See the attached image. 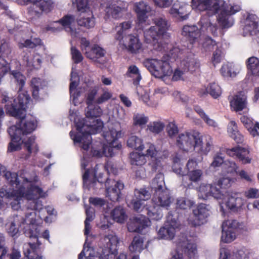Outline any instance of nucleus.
Masks as SVG:
<instances>
[{
    "label": "nucleus",
    "mask_w": 259,
    "mask_h": 259,
    "mask_svg": "<svg viewBox=\"0 0 259 259\" xmlns=\"http://www.w3.org/2000/svg\"><path fill=\"white\" fill-rule=\"evenodd\" d=\"M128 77L133 78V83L135 85L139 84L142 77L138 68L135 65H131L126 73Z\"/></svg>",
    "instance_id": "39"
},
{
    "label": "nucleus",
    "mask_w": 259,
    "mask_h": 259,
    "mask_svg": "<svg viewBox=\"0 0 259 259\" xmlns=\"http://www.w3.org/2000/svg\"><path fill=\"white\" fill-rule=\"evenodd\" d=\"M128 36V42L126 46V49L129 53L136 54L141 49L142 43L140 42L138 37L132 34L129 35Z\"/></svg>",
    "instance_id": "31"
},
{
    "label": "nucleus",
    "mask_w": 259,
    "mask_h": 259,
    "mask_svg": "<svg viewBox=\"0 0 259 259\" xmlns=\"http://www.w3.org/2000/svg\"><path fill=\"white\" fill-rule=\"evenodd\" d=\"M4 177L9 184L11 186L15 187L16 189H18L21 185H24L23 184L20 183L18 179V176L16 172L7 171L4 174Z\"/></svg>",
    "instance_id": "38"
},
{
    "label": "nucleus",
    "mask_w": 259,
    "mask_h": 259,
    "mask_svg": "<svg viewBox=\"0 0 259 259\" xmlns=\"http://www.w3.org/2000/svg\"><path fill=\"white\" fill-rule=\"evenodd\" d=\"M222 75L224 77H232L235 76L232 65L229 63L223 64L220 70Z\"/></svg>",
    "instance_id": "53"
},
{
    "label": "nucleus",
    "mask_w": 259,
    "mask_h": 259,
    "mask_svg": "<svg viewBox=\"0 0 259 259\" xmlns=\"http://www.w3.org/2000/svg\"><path fill=\"white\" fill-rule=\"evenodd\" d=\"M133 120V125L142 128L148 122V117L143 114L137 113L134 115Z\"/></svg>",
    "instance_id": "48"
},
{
    "label": "nucleus",
    "mask_w": 259,
    "mask_h": 259,
    "mask_svg": "<svg viewBox=\"0 0 259 259\" xmlns=\"http://www.w3.org/2000/svg\"><path fill=\"white\" fill-rule=\"evenodd\" d=\"M130 158L131 164L133 165L142 166L146 162L145 155L138 152L131 153Z\"/></svg>",
    "instance_id": "43"
},
{
    "label": "nucleus",
    "mask_w": 259,
    "mask_h": 259,
    "mask_svg": "<svg viewBox=\"0 0 259 259\" xmlns=\"http://www.w3.org/2000/svg\"><path fill=\"white\" fill-rule=\"evenodd\" d=\"M111 215L114 221L123 223L127 218L125 211L122 206H116L111 212Z\"/></svg>",
    "instance_id": "36"
},
{
    "label": "nucleus",
    "mask_w": 259,
    "mask_h": 259,
    "mask_svg": "<svg viewBox=\"0 0 259 259\" xmlns=\"http://www.w3.org/2000/svg\"><path fill=\"white\" fill-rule=\"evenodd\" d=\"M97 94L98 89L97 88L95 87L89 90L85 101L87 105L93 104L94 102L95 101V98Z\"/></svg>",
    "instance_id": "62"
},
{
    "label": "nucleus",
    "mask_w": 259,
    "mask_h": 259,
    "mask_svg": "<svg viewBox=\"0 0 259 259\" xmlns=\"http://www.w3.org/2000/svg\"><path fill=\"white\" fill-rule=\"evenodd\" d=\"M176 145L184 151L198 149L199 151L207 154L212 148V140L209 135L205 136L203 140L199 132L194 131L179 134L177 138Z\"/></svg>",
    "instance_id": "3"
},
{
    "label": "nucleus",
    "mask_w": 259,
    "mask_h": 259,
    "mask_svg": "<svg viewBox=\"0 0 259 259\" xmlns=\"http://www.w3.org/2000/svg\"><path fill=\"white\" fill-rule=\"evenodd\" d=\"M152 185L155 190L152 200L155 204L167 209L171 203V197L168 189H163L164 176L161 174H157L152 180Z\"/></svg>",
    "instance_id": "7"
},
{
    "label": "nucleus",
    "mask_w": 259,
    "mask_h": 259,
    "mask_svg": "<svg viewBox=\"0 0 259 259\" xmlns=\"http://www.w3.org/2000/svg\"><path fill=\"white\" fill-rule=\"evenodd\" d=\"M155 24L154 26H151L148 31L154 40L158 39V37L166 33L168 27L167 21L161 18L156 19Z\"/></svg>",
    "instance_id": "14"
},
{
    "label": "nucleus",
    "mask_w": 259,
    "mask_h": 259,
    "mask_svg": "<svg viewBox=\"0 0 259 259\" xmlns=\"http://www.w3.org/2000/svg\"><path fill=\"white\" fill-rule=\"evenodd\" d=\"M172 168L176 174L177 175H183V171H186L185 169L183 170V165L181 162V159L179 156L177 154L172 158Z\"/></svg>",
    "instance_id": "49"
},
{
    "label": "nucleus",
    "mask_w": 259,
    "mask_h": 259,
    "mask_svg": "<svg viewBox=\"0 0 259 259\" xmlns=\"http://www.w3.org/2000/svg\"><path fill=\"white\" fill-rule=\"evenodd\" d=\"M143 243L144 240L141 236H135L129 246V250L132 252H141L144 249Z\"/></svg>",
    "instance_id": "35"
},
{
    "label": "nucleus",
    "mask_w": 259,
    "mask_h": 259,
    "mask_svg": "<svg viewBox=\"0 0 259 259\" xmlns=\"http://www.w3.org/2000/svg\"><path fill=\"white\" fill-rule=\"evenodd\" d=\"M176 228L166 224L158 232V237L162 239H172L175 235Z\"/></svg>",
    "instance_id": "33"
},
{
    "label": "nucleus",
    "mask_w": 259,
    "mask_h": 259,
    "mask_svg": "<svg viewBox=\"0 0 259 259\" xmlns=\"http://www.w3.org/2000/svg\"><path fill=\"white\" fill-rule=\"evenodd\" d=\"M77 133L72 131L69 133L71 138L74 144L85 151H88L92 143L91 135L100 132L103 127L102 120H89L87 118L78 119L75 121Z\"/></svg>",
    "instance_id": "2"
},
{
    "label": "nucleus",
    "mask_w": 259,
    "mask_h": 259,
    "mask_svg": "<svg viewBox=\"0 0 259 259\" xmlns=\"http://www.w3.org/2000/svg\"><path fill=\"white\" fill-rule=\"evenodd\" d=\"M179 211H170L166 217V224L176 228L179 226Z\"/></svg>",
    "instance_id": "45"
},
{
    "label": "nucleus",
    "mask_w": 259,
    "mask_h": 259,
    "mask_svg": "<svg viewBox=\"0 0 259 259\" xmlns=\"http://www.w3.org/2000/svg\"><path fill=\"white\" fill-rule=\"evenodd\" d=\"M135 195L137 199L140 200H147L150 198V194L146 189H141L140 190L135 191Z\"/></svg>",
    "instance_id": "58"
},
{
    "label": "nucleus",
    "mask_w": 259,
    "mask_h": 259,
    "mask_svg": "<svg viewBox=\"0 0 259 259\" xmlns=\"http://www.w3.org/2000/svg\"><path fill=\"white\" fill-rule=\"evenodd\" d=\"M127 145L139 151H142L144 148L142 139L136 136H131L129 137L127 141Z\"/></svg>",
    "instance_id": "41"
},
{
    "label": "nucleus",
    "mask_w": 259,
    "mask_h": 259,
    "mask_svg": "<svg viewBox=\"0 0 259 259\" xmlns=\"http://www.w3.org/2000/svg\"><path fill=\"white\" fill-rule=\"evenodd\" d=\"M231 180L229 178H220L218 181L217 184H214L219 189L222 190L223 193H224V189H226L230 186ZM224 194H223V195Z\"/></svg>",
    "instance_id": "57"
},
{
    "label": "nucleus",
    "mask_w": 259,
    "mask_h": 259,
    "mask_svg": "<svg viewBox=\"0 0 259 259\" xmlns=\"http://www.w3.org/2000/svg\"><path fill=\"white\" fill-rule=\"evenodd\" d=\"M124 187L122 183L117 181L113 187L106 188V197L113 202L118 201L121 195V191Z\"/></svg>",
    "instance_id": "20"
},
{
    "label": "nucleus",
    "mask_w": 259,
    "mask_h": 259,
    "mask_svg": "<svg viewBox=\"0 0 259 259\" xmlns=\"http://www.w3.org/2000/svg\"><path fill=\"white\" fill-rule=\"evenodd\" d=\"M31 3L32 5L29 9V13L36 18H39L43 13H50L54 8L52 0H36Z\"/></svg>",
    "instance_id": "10"
},
{
    "label": "nucleus",
    "mask_w": 259,
    "mask_h": 259,
    "mask_svg": "<svg viewBox=\"0 0 259 259\" xmlns=\"http://www.w3.org/2000/svg\"><path fill=\"white\" fill-rule=\"evenodd\" d=\"M191 7L195 11H208L211 15L216 14L222 10L230 16L241 10L239 5L234 3L228 4L222 0H192Z\"/></svg>",
    "instance_id": "4"
},
{
    "label": "nucleus",
    "mask_w": 259,
    "mask_h": 259,
    "mask_svg": "<svg viewBox=\"0 0 259 259\" xmlns=\"http://www.w3.org/2000/svg\"><path fill=\"white\" fill-rule=\"evenodd\" d=\"M182 251L187 259H196L197 246L195 243H188L184 246Z\"/></svg>",
    "instance_id": "42"
},
{
    "label": "nucleus",
    "mask_w": 259,
    "mask_h": 259,
    "mask_svg": "<svg viewBox=\"0 0 259 259\" xmlns=\"http://www.w3.org/2000/svg\"><path fill=\"white\" fill-rule=\"evenodd\" d=\"M85 213L87 217L84 221V234L88 236L91 229L90 223L93 221L95 218V210L94 208L89 207L85 209Z\"/></svg>",
    "instance_id": "40"
},
{
    "label": "nucleus",
    "mask_w": 259,
    "mask_h": 259,
    "mask_svg": "<svg viewBox=\"0 0 259 259\" xmlns=\"http://www.w3.org/2000/svg\"><path fill=\"white\" fill-rule=\"evenodd\" d=\"M23 189H14L13 190V198L10 204L13 209L15 210H18L21 208V201H23V198H24Z\"/></svg>",
    "instance_id": "32"
},
{
    "label": "nucleus",
    "mask_w": 259,
    "mask_h": 259,
    "mask_svg": "<svg viewBox=\"0 0 259 259\" xmlns=\"http://www.w3.org/2000/svg\"><path fill=\"white\" fill-rule=\"evenodd\" d=\"M29 237H33L36 239V243H29V250L32 253V257L34 259H44L42 256L40 255L41 248L40 245L41 243L38 240V233L36 231L33 232L32 230L29 231Z\"/></svg>",
    "instance_id": "22"
},
{
    "label": "nucleus",
    "mask_w": 259,
    "mask_h": 259,
    "mask_svg": "<svg viewBox=\"0 0 259 259\" xmlns=\"http://www.w3.org/2000/svg\"><path fill=\"white\" fill-rule=\"evenodd\" d=\"M88 107L85 110L86 118L89 120H101L100 119L97 118L100 117L102 114V110L98 105H94L93 104L91 105H87Z\"/></svg>",
    "instance_id": "28"
},
{
    "label": "nucleus",
    "mask_w": 259,
    "mask_h": 259,
    "mask_svg": "<svg viewBox=\"0 0 259 259\" xmlns=\"http://www.w3.org/2000/svg\"><path fill=\"white\" fill-rule=\"evenodd\" d=\"M193 218L190 220V224L193 226H199L206 222L209 216V210L205 204H200L193 210Z\"/></svg>",
    "instance_id": "12"
},
{
    "label": "nucleus",
    "mask_w": 259,
    "mask_h": 259,
    "mask_svg": "<svg viewBox=\"0 0 259 259\" xmlns=\"http://www.w3.org/2000/svg\"><path fill=\"white\" fill-rule=\"evenodd\" d=\"M30 100V97L27 93L20 94L17 99L2 95V103L6 104V112L19 119L15 125L8 129L9 134L13 137V140L21 141L22 135L32 133L37 126V121L34 117L26 116L27 104Z\"/></svg>",
    "instance_id": "1"
},
{
    "label": "nucleus",
    "mask_w": 259,
    "mask_h": 259,
    "mask_svg": "<svg viewBox=\"0 0 259 259\" xmlns=\"http://www.w3.org/2000/svg\"><path fill=\"white\" fill-rule=\"evenodd\" d=\"M209 94L214 99H217L222 94V90L220 85L215 82L209 83L205 90H201L199 94L204 96Z\"/></svg>",
    "instance_id": "27"
},
{
    "label": "nucleus",
    "mask_w": 259,
    "mask_h": 259,
    "mask_svg": "<svg viewBox=\"0 0 259 259\" xmlns=\"http://www.w3.org/2000/svg\"><path fill=\"white\" fill-rule=\"evenodd\" d=\"M228 133L237 144H242L244 141V137L238 130L237 123L234 121H231L228 125Z\"/></svg>",
    "instance_id": "29"
},
{
    "label": "nucleus",
    "mask_w": 259,
    "mask_h": 259,
    "mask_svg": "<svg viewBox=\"0 0 259 259\" xmlns=\"http://www.w3.org/2000/svg\"><path fill=\"white\" fill-rule=\"evenodd\" d=\"M225 152L227 155L235 158L243 164H249L251 162L252 158L247 148L238 145L226 149Z\"/></svg>",
    "instance_id": "11"
},
{
    "label": "nucleus",
    "mask_w": 259,
    "mask_h": 259,
    "mask_svg": "<svg viewBox=\"0 0 259 259\" xmlns=\"http://www.w3.org/2000/svg\"><path fill=\"white\" fill-rule=\"evenodd\" d=\"M231 108L236 112L241 111L247 107V98L243 95L237 94L234 96L233 99L230 101Z\"/></svg>",
    "instance_id": "23"
},
{
    "label": "nucleus",
    "mask_w": 259,
    "mask_h": 259,
    "mask_svg": "<svg viewBox=\"0 0 259 259\" xmlns=\"http://www.w3.org/2000/svg\"><path fill=\"white\" fill-rule=\"evenodd\" d=\"M199 62L194 58H191L189 60L186 61V69L191 72L195 71L199 67Z\"/></svg>",
    "instance_id": "55"
},
{
    "label": "nucleus",
    "mask_w": 259,
    "mask_h": 259,
    "mask_svg": "<svg viewBox=\"0 0 259 259\" xmlns=\"http://www.w3.org/2000/svg\"><path fill=\"white\" fill-rule=\"evenodd\" d=\"M121 132L111 128L104 133V137L107 142V145L103 146V153L106 157H112L114 155L113 149L120 150L122 145L118 143V139L121 136Z\"/></svg>",
    "instance_id": "9"
},
{
    "label": "nucleus",
    "mask_w": 259,
    "mask_h": 259,
    "mask_svg": "<svg viewBox=\"0 0 259 259\" xmlns=\"http://www.w3.org/2000/svg\"><path fill=\"white\" fill-rule=\"evenodd\" d=\"M244 199L238 193H232L226 202L227 207L232 211H237L244 205Z\"/></svg>",
    "instance_id": "18"
},
{
    "label": "nucleus",
    "mask_w": 259,
    "mask_h": 259,
    "mask_svg": "<svg viewBox=\"0 0 259 259\" xmlns=\"http://www.w3.org/2000/svg\"><path fill=\"white\" fill-rule=\"evenodd\" d=\"M102 246L97 252L98 259H109L112 255L117 253V245L119 239L117 236L113 234L105 235L101 239Z\"/></svg>",
    "instance_id": "8"
},
{
    "label": "nucleus",
    "mask_w": 259,
    "mask_h": 259,
    "mask_svg": "<svg viewBox=\"0 0 259 259\" xmlns=\"http://www.w3.org/2000/svg\"><path fill=\"white\" fill-rule=\"evenodd\" d=\"M76 22L75 16L71 14H66L57 22L61 25L66 31L71 34L75 33V29L73 28Z\"/></svg>",
    "instance_id": "24"
},
{
    "label": "nucleus",
    "mask_w": 259,
    "mask_h": 259,
    "mask_svg": "<svg viewBox=\"0 0 259 259\" xmlns=\"http://www.w3.org/2000/svg\"><path fill=\"white\" fill-rule=\"evenodd\" d=\"M124 5L121 1L109 5L106 8L107 15L115 19L119 18L122 16V12L125 11Z\"/></svg>",
    "instance_id": "19"
},
{
    "label": "nucleus",
    "mask_w": 259,
    "mask_h": 259,
    "mask_svg": "<svg viewBox=\"0 0 259 259\" xmlns=\"http://www.w3.org/2000/svg\"><path fill=\"white\" fill-rule=\"evenodd\" d=\"M32 96L35 100L40 99L39 92L47 86L46 82L40 78L33 77L31 80Z\"/></svg>",
    "instance_id": "25"
},
{
    "label": "nucleus",
    "mask_w": 259,
    "mask_h": 259,
    "mask_svg": "<svg viewBox=\"0 0 259 259\" xmlns=\"http://www.w3.org/2000/svg\"><path fill=\"white\" fill-rule=\"evenodd\" d=\"M148 219L145 217H135L127 224V229L131 232L141 233L148 226Z\"/></svg>",
    "instance_id": "15"
},
{
    "label": "nucleus",
    "mask_w": 259,
    "mask_h": 259,
    "mask_svg": "<svg viewBox=\"0 0 259 259\" xmlns=\"http://www.w3.org/2000/svg\"><path fill=\"white\" fill-rule=\"evenodd\" d=\"M112 97V94L111 92L107 90H104L103 94L95 100V103L97 104H101L108 101Z\"/></svg>",
    "instance_id": "61"
},
{
    "label": "nucleus",
    "mask_w": 259,
    "mask_h": 259,
    "mask_svg": "<svg viewBox=\"0 0 259 259\" xmlns=\"http://www.w3.org/2000/svg\"><path fill=\"white\" fill-rule=\"evenodd\" d=\"M77 24L80 26L87 29L93 28L95 25V18L92 15L90 17H81L77 21Z\"/></svg>",
    "instance_id": "47"
},
{
    "label": "nucleus",
    "mask_w": 259,
    "mask_h": 259,
    "mask_svg": "<svg viewBox=\"0 0 259 259\" xmlns=\"http://www.w3.org/2000/svg\"><path fill=\"white\" fill-rule=\"evenodd\" d=\"M143 210L148 215V219L151 220L158 221L163 217L160 206L156 204L153 205H146Z\"/></svg>",
    "instance_id": "26"
},
{
    "label": "nucleus",
    "mask_w": 259,
    "mask_h": 259,
    "mask_svg": "<svg viewBox=\"0 0 259 259\" xmlns=\"http://www.w3.org/2000/svg\"><path fill=\"white\" fill-rule=\"evenodd\" d=\"M203 48L205 52H211L214 49H215L217 46V43L212 39L211 37H206L205 41L202 45Z\"/></svg>",
    "instance_id": "52"
},
{
    "label": "nucleus",
    "mask_w": 259,
    "mask_h": 259,
    "mask_svg": "<svg viewBox=\"0 0 259 259\" xmlns=\"http://www.w3.org/2000/svg\"><path fill=\"white\" fill-rule=\"evenodd\" d=\"M198 196L199 198L203 200L207 199L210 196L219 199L222 198L223 192L214 184H202L199 188Z\"/></svg>",
    "instance_id": "13"
},
{
    "label": "nucleus",
    "mask_w": 259,
    "mask_h": 259,
    "mask_svg": "<svg viewBox=\"0 0 259 259\" xmlns=\"http://www.w3.org/2000/svg\"><path fill=\"white\" fill-rule=\"evenodd\" d=\"M257 17L255 15L249 14L246 19L245 28L249 31L256 29L258 27Z\"/></svg>",
    "instance_id": "44"
},
{
    "label": "nucleus",
    "mask_w": 259,
    "mask_h": 259,
    "mask_svg": "<svg viewBox=\"0 0 259 259\" xmlns=\"http://www.w3.org/2000/svg\"><path fill=\"white\" fill-rule=\"evenodd\" d=\"M131 26L132 22L129 21L120 23L119 25V29L117 30L115 35V39L121 41L126 35L127 31L130 29Z\"/></svg>",
    "instance_id": "37"
},
{
    "label": "nucleus",
    "mask_w": 259,
    "mask_h": 259,
    "mask_svg": "<svg viewBox=\"0 0 259 259\" xmlns=\"http://www.w3.org/2000/svg\"><path fill=\"white\" fill-rule=\"evenodd\" d=\"M71 55L72 59L75 64L80 63L83 59V57L80 51L77 49L75 47H71Z\"/></svg>",
    "instance_id": "56"
},
{
    "label": "nucleus",
    "mask_w": 259,
    "mask_h": 259,
    "mask_svg": "<svg viewBox=\"0 0 259 259\" xmlns=\"http://www.w3.org/2000/svg\"><path fill=\"white\" fill-rule=\"evenodd\" d=\"M1 45H0V54L4 57H11L12 52L11 48L9 44L5 40H3Z\"/></svg>",
    "instance_id": "54"
},
{
    "label": "nucleus",
    "mask_w": 259,
    "mask_h": 259,
    "mask_svg": "<svg viewBox=\"0 0 259 259\" xmlns=\"http://www.w3.org/2000/svg\"><path fill=\"white\" fill-rule=\"evenodd\" d=\"M182 34L191 44H193L200 36V32L196 26L185 25L183 27Z\"/></svg>",
    "instance_id": "21"
},
{
    "label": "nucleus",
    "mask_w": 259,
    "mask_h": 259,
    "mask_svg": "<svg viewBox=\"0 0 259 259\" xmlns=\"http://www.w3.org/2000/svg\"><path fill=\"white\" fill-rule=\"evenodd\" d=\"M11 74L15 78V81L19 87V90H22L25 83V76L20 72L17 70L12 71L11 72Z\"/></svg>",
    "instance_id": "50"
},
{
    "label": "nucleus",
    "mask_w": 259,
    "mask_h": 259,
    "mask_svg": "<svg viewBox=\"0 0 259 259\" xmlns=\"http://www.w3.org/2000/svg\"><path fill=\"white\" fill-rule=\"evenodd\" d=\"M170 58L169 55L166 54L163 55L161 59H146L143 64L153 76L156 78H162L170 76L172 73L169 63Z\"/></svg>",
    "instance_id": "6"
},
{
    "label": "nucleus",
    "mask_w": 259,
    "mask_h": 259,
    "mask_svg": "<svg viewBox=\"0 0 259 259\" xmlns=\"http://www.w3.org/2000/svg\"><path fill=\"white\" fill-rule=\"evenodd\" d=\"M189 174L190 181L194 182H197L200 180L203 175V172L201 169H192L187 171Z\"/></svg>",
    "instance_id": "60"
},
{
    "label": "nucleus",
    "mask_w": 259,
    "mask_h": 259,
    "mask_svg": "<svg viewBox=\"0 0 259 259\" xmlns=\"http://www.w3.org/2000/svg\"><path fill=\"white\" fill-rule=\"evenodd\" d=\"M221 10L217 18L219 25L222 29H228L233 26L234 21L231 16L225 11Z\"/></svg>",
    "instance_id": "30"
},
{
    "label": "nucleus",
    "mask_w": 259,
    "mask_h": 259,
    "mask_svg": "<svg viewBox=\"0 0 259 259\" xmlns=\"http://www.w3.org/2000/svg\"><path fill=\"white\" fill-rule=\"evenodd\" d=\"M19 188L23 189L24 198L27 200L26 204L27 210L32 211V212H27L25 214L26 219H30L29 223L32 224L35 220L34 217L35 215L33 211H39L42 209V203L39 198L45 197V193L41 188L32 184L30 185L26 190L24 185H21Z\"/></svg>",
    "instance_id": "5"
},
{
    "label": "nucleus",
    "mask_w": 259,
    "mask_h": 259,
    "mask_svg": "<svg viewBox=\"0 0 259 259\" xmlns=\"http://www.w3.org/2000/svg\"><path fill=\"white\" fill-rule=\"evenodd\" d=\"M106 51L97 44L92 45L91 49L86 52L85 57L95 62L103 64L102 58H104Z\"/></svg>",
    "instance_id": "17"
},
{
    "label": "nucleus",
    "mask_w": 259,
    "mask_h": 259,
    "mask_svg": "<svg viewBox=\"0 0 259 259\" xmlns=\"http://www.w3.org/2000/svg\"><path fill=\"white\" fill-rule=\"evenodd\" d=\"M247 69L253 75L259 76V60L255 57H251L246 61Z\"/></svg>",
    "instance_id": "34"
},
{
    "label": "nucleus",
    "mask_w": 259,
    "mask_h": 259,
    "mask_svg": "<svg viewBox=\"0 0 259 259\" xmlns=\"http://www.w3.org/2000/svg\"><path fill=\"white\" fill-rule=\"evenodd\" d=\"M192 206V202L185 198H180L177 199L176 209L185 210L190 208Z\"/></svg>",
    "instance_id": "51"
},
{
    "label": "nucleus",
    "mask_w": 259,
    "mask_h": 259,
    "mask_svg": "<svg viewBox=\"0 0 259 259\" xmlns=\"http://www.w3.org/2000/svg\"><path fill=\"white\" fill-rule=\"evenodd\" d=\"M190 9L189 5L177 1L170 9V13L175 16L178 15L182 20H186L190 14Z\"/></svg>",
    "instance_id": "16"
},
{
    "label": "nucleus",
    "mask_w": 259,
    "mask_h": 259,
    "mask_svg": "<svg viewBox=\"0 0 259 259\" xmlns=\"http://www.w3.org/2000/svg\"><path fill=\"white\" fill-rule=\"evenodd\" d=\"M164 125L161 122H153L152 124L148 125V129L155 134L160 133L163 129Z\"/></svg>",
    "instance_id": "59"
},
{
    "label": "nucleus",
    "mask_w": 259,
    "mask_h": 259,
    "mask_svg": "<svg viewBox=\"0 0 259 259\" xmlns=\"http://www.w3.org/2000/svg\"><path fill=\"white\" fill-rule=\"evenodd\" d=\"M166 130L168 136L173 138L178 133V128L175 123L169 122L166 126Z\"/></svg>",
    "instance_id": "63"
},
{
    "label": "nucleus",
    "mask_w": 259,
    "mask_h": 259,
    "mask_svg": "<svg viewBox=\"0 0 259 259\" xmlns=\"http://www.w3.org/2000/svg\"><path fill=\"white\" fill-rule=\"evenodd\" d=\"M249 252L247 250L239 249L233 252L232 259H248Z\"/></svg>",
    "instance_id": "64"
},
{
    "label": "nucleus",
    "mask_w": 259,
    "mask_h": 259,
    "mask_svg": "<svg viewBox=\"0 0 259 259\" xmlns=\"http://www.w3.org/2000/svg\"><path fill=\"white\" fill-rule=\"evenodd\" d=\"M222 240L225 243H229L233 241L235 238V233L234 230L228 229V227L222 226Z\"/></svg>",
    "instance_id": "46"
}]
</instances>
